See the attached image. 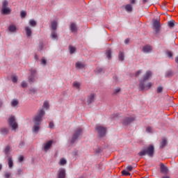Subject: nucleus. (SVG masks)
<instances>
[{
	"label": "nucleus",
	"instance_id": "f257e3e1",
	"mask_svg": "<svg viewBox=\"0 0 178 178\" xmlns=\"http://www.w3.org/2000/svg\"><path fill=\"white\" fill-rule=\"evenodd\" d=\"M45 115V111L43 108L38 110V114L33 118L34 126L33 127V131L35 133H38L40 130V124L42 122V116Z\"/></svg>",
	"mask_w": 178,
	"mask_h": 178
},
{
	"label": "nucleus",
	"instance_id": "f03ea898",
	"mask_svg": "<svg viewBox=\"0 0 178 178\" xmlns=\"http://www.w3.org/2000/svg\"><path fill=\"white\" fill-rule=\"evenodd\" d=\"M151 76H152V72H151V71H147L143 76V79L140 81L139 88L140 90H149V88L152 87V83H151V82H149L147 84L145 83L147 80H148Z\"/></svg>",
	"mask_w": 178,
	"mask_h": 178
},
{
	"label": "nucleus",
	"instance_id": "7ed1b4c3",
	"mask_svg": "<svg viewBox=\"0 0 178 178\" xmlns=\"http://www.w3.org/2000/svg\"><path fill=\"white\" fill-rule=\"evenodd\" d=\"M155 152V147L153 145H149L148 147H145L143 149H142L138 155L139 156H145V155H148V156H154V154Z\"/></svg>",
	"mask_w": 178,
	"mask_h": 178
},
{
	"label": "nucleus",
	"instance_id": "20e7f679",
	"mask_svg": "<svg viewBox=\"0 0 178 178\" xmlns=\"http://www.w3.org/2000/svg\"><path fill=\"white\" fill-rule=\"evenodd\" d=\"M95 131L97 132L99 137H104L106 134V128L101 124H97L95 127Z\"/></svg>",
	"mask_w": 178,
	"mask_h": 178
},
{
	"label": "nucleus",
	"instance_id": "39448f33",
	"mask_svg": "<svg viewBox=\"0 0 178 178\" xmlns=\"http://www.w3.org/2000/svg\"><path fill=\"white\" fill-rule=\"evenodd\" d=\"M9 2L7 0H4L2 2L1 13L2 15H10V8L8 7Z\"/></svg>",
	"mask_w": 178,
	"mask_h": 178
},
{
	"label": "nucleus",
	"instance_id": "423d86ee",
	"mask_svg": "<svg viewBox=\"0 0 178 178\" xmlns=\"http://www.w3.org/2000/svg\"><path fill=\"white\" fill-rule=\"evenodd\" d=\"M31 76H29L28 80L30 83V84H33V83H35V80L38 79L37 77V70L35 69L32 68L30 70Z\"/></svg>",
	"mask_w": 178,
	"mask_h": 178
},
{
	"label": "nucleus",
	"instance_id": "0eeeda50",
	"mask_svg": "<svg viewBox=\"0 0 178 178\" xmlns=\"http://www.w3.org/2000/svg\"><path fill=\"white\" fill-rule=\"evenodd\" d=\"M83 134V129L78 128L74 133L72 136V138L71 140V144H74V143H76V140L80 137Z\"/></svg>",
	"mask_w": 178,
	"mask_h": 178
},
{
	"label": "nucleus",
	"instance_id": "6e6552de",
	"mask_svg": "<svg viewBox=\"0 0 178 178\" xmlns=\"http://www.w3.org/2000/svg\"><path fill=\"white\" fill-rule=\"evenodd\" d=\"M8 124L10 127H12V130H16L17 129V122H16V119L13 116H11L8 119Z\"/></svg>",
	"mask_w": 178,
	"mask_h": 178
},
{
	"label": "nucleus",
	"instance_id": "1a4fd4ad",
	"mask_svg": "<svg viewBox=\"0 0 178 178\" xmlns=\"http://www.w3.org/2000/svg\"><path fill=\"white\" fill-rule=\"evenodd\" d=\"M153 29L156 34L159 33V31H161V22L159 19H154L153 21Z\"/></svg>",
	"mask_w": 178,
	"mask_h": 178
},
{
	"label": "nucleus",
	"instance_id": "9d476101",
	"mask_svg": "<svg viewBox=\"0 0 178 178\" xmlns=\"http://www.w3.org/2000/svg\"><path fill=\"white\" fill-rule=\"evenodd\" d=\"M134 120H136V117L134 116L126 117L122 121V124L124 126H129V124H130V123H133Z\"/></svg>",
	"mask_w": 178,
	"mask_h": 178
},
{
	"label": "nucleus",
	"instance_id": "9b49d317",
	"mask_svg": "<svg viewBox=\"0 0 178 178\" xmlns=\"http://www.w3.org/2000/svg\"><path fill=\"white\" fill-rule=\"evenodd\" d=\"M52 144H54L53 140H49L46 143L43 144V149L45 152L48 151V149H51V147H52Z\"/></svg>",
	"mask_w": 178,
	"mask_h": 178
},
{
	"label": "nucleus",
	"instance_id": "f8f14e48",
	"mask_svg": "<svg viewBox=\"0 0 178 178\" xmlns=\"http://www.w3.org/2000/svg\"><path fill=\"white\" fill-rule=\"evenodd\" d=\"M10 129L6 127H3L0 128V134L6 137V136H8L9 134Z\"/></svg>",
	"mask_w": 178,
	"mask_h": 178
},
{
	"label": "nucleus",
	"instance_id": "ddd939ff",
	"mask_svg": "<svg viewBox=\"0 0 178 178\" xmlns=\"http://www.w3.org/2000/svg\"><path fill=\"white\" fill-rule=\"evenodd\" d=\"M160 170L161 173H164L165 175H168V173L169 172L168 167H166L163 163L160 164Z\"/></svg>",
	"mask_w": 178,
	"mask_h": 178
},
{
	"label": "nucleus",
	"instance_id": "4468645a",
	"mask_svg": "<svg viewBox=\"0 0 178 178\" xmlns=\"http://www.w3.org/2000/svg\"><path fill=\"white\" fill-rule=\"evenodd\" d=\"M66 177V170L61 168L58 170V178H65Z\"/></svg>",
	"mask_w": 178,
	"mask_h": 178
},
{
	"label": "nucleus",
	"instance_id": "2eb2a0df",
	"mask_svg": "<svg viewBox=\"0 0 178 178\" xmlns=\"http://www.w3.org/2000/svg\"><path fill=\"white\" fill-rule=\"evenodd\" d=\"M10 152H12V147L10 145H7L4 150L5 155L6 158L10 156Z\"/></svg>",
	"mask_w": 178,
	"mask_h": 178
},
{
	"label": "nucleus",
	"instance_id": "dca6fc26",
	"mask_svg": "<svg viewBox=\"0 0 178 178\" xmlns=\"http://www.w3.org/2000/svg\"><path fill=\"white\" fill-rule=\"evenodd\" d=\"M152 51V47L149 44L144 46L143 48V52H145V54H148L149 52H151Z\"/></svg>",
	"mask_w": 178,
	"mask_h": 178
},
{
	"label": "nucleus",
	"instance_id": "f3484780",
	"mask_svg": "<svg viewBox=\"0 0 178 178\" xmlns=\"http://www.w3.org/2000/svg\"><path fill=\"white\" fill-rule=\"evenodd\" d=\"M166 144H168V140L166 138H161L160 140V149H162L163 148H165V147H166Z\"/></svg>",
	"mask_w": 178,
	"mask_h": 178
},
{
	"label": "nucleus",
	"instance_id": "a211bd4d",
	"mask_svg": "<svg viewBox=\"0 0 178 178\" xmlns=\"http://www.w3.org/2000/svg\"><path fill=\"white\" fill-rule=\"evenodd\" d=\"M8 31L10 33H16V31H17V28L15 24H10V26H8Z\"/></svg>",
	"mask_w": 178,
	"mask_h": 178
},
{
	"label": "nucleus",
	"instance_id": "6ab92c4d",
	"mask_svg": "<svg viewBox=\"0 0 178 178\" xmlns=\"http://www.w3.org/2000/svg\"><path fill=\"white\" fill-rule=\"evenodd\" d=\"M72 33H77V26L74 22H72L70 26Z\"/></svg>",
	"mask_w": 178,
	"mask_h": 178
},
{
	"label": "nucleus",
	"instance_id": "aec40b11",
	"mask_svg": "<svg viewBox=\"0 0 178 178\" xmlns=\"http://www.w3.org/2000/svg\"><path fill=\"white\" fill-rule=\"evenodd\" d=\"M8 168L12 169V168H13V160L12 159V156L8 157Z\"/></svg>",
	"mask_w": 178,
	"mask_h": 178
},
{
	"label": "nucleus",
	"instance_id": "412c9836",
	"mask_svg": "<svg viewBox=\"0 0 178 178\" xmlns=\"http://www.w3.org/2000/svg\"><path fill=\"white\" fill-rule=\"evenodd\" d=\"M106 55L108 59H112V49H107L106 51Z\"/></svg>",
	"mask_w": 178,
	"mask_h": 178
},
{
	"label": "nucleus",
	"instance_id": "4be33fe9",
	"mask_svg": "<svg viewBox=\"0 0 178 178\" xmlns=\"http://www.w3.org/2000/svg\"><path fill=\"white\" fill-rule=\"evenodd\" d=\"M25 31L27 37H31V34H32L31 28H30L29 26H26Z\"/></svg>",
	"mask_w": 178,
	"mask_h": 178
},
{
	"label": "nucleus",
	"instance_id": "5701e85b",
	"mask_svg": "<svg viewBox=\"0 0 178 178\" xmlns=\"http://www.w3.org/2000/svg\"><path fill=\"white\" fill-rule=\"evenodd\" d=\"M94 98H95V95L91 94L88 97V104L90 105L92 102H94Z\"/></svg>",
	"mask_w": 178,
	"mask_h": 178
},
{
	"label": "nucleus",
	"instance_id": "b1692460",
	"mask_svg": "<svg viewBox=\"0 0 178 178\" xmlns=\"http://www.w3.org/2000/svg\"><path fill=\"white\" fill-rule=\"evenodd\" d=\"M118 59L119 60H120L121 62H123V60H124V53L122 51H120L119 54H118Z\"/></svg>",
	"mask_w": 178,
	"mask_h": 178
},
{
	"label": "nucleus",
	"instance_id": "393cba45",
	"mask_svg": "<svg viewBox=\"0 0 178 178\" xmlns=\"http://www.w3.org/2000/svg\"><path fill=\"white\" fill-rule=\"evenodd\" d=\"M125 10H127V12H133V6H131V4L126 5Z\"/></svg>",
	"mask_w": 178,
	"mask_h": 178
},
{
	"label": "nucleus",
	"instance_id": "a878e982",
	"mask_svg": "<svg viewBox=\"0 0 178 178\" xmlns=\"http://www.w3.org/2000/svg\"><path fill=\"white\" fill-rule=\"evenodd\" d=\"M67 163V161H66L65 158H62L60 159L59 165H60V166H65V165H66Z\"/></svg>",
	"mask_w": 178,
	"mask_h": 178
},
{
	"label": "nucleus",
	"instance_id": "bb28decb",
	"mask_svg": "<svg viewBox=\"0 0 178 178\" xmlns=\"http://www.w3.org/2000/svg\"><path fill=\"white\" fill-rule=\"evenodd\" d=\"M75 66H76V69H83V68H84V64H83L81 62H77L75 64Z\"/></svg>",
	"mask_w": 178,
	"mask_h": 178
},
{
	"label": "nucleus",
	"instance_id": "cd10ccee",
	"mask_svg": "<svg viewBox=\"0 0 178 178\" xmlns=\"http://www.w3.org/2000/svg\"><path fill=\"white\" fill-rule=\"evenodd\" d=\"M95 73H97V74H99L101 73H105V71L104 70V68H101V67H97L95 69Z\"/></svg>",
	"mask_w": 178,
	"mask_h": 178
},
{
	"label": "nucleus",
	"instance_id": "c85d7f7f",
	"mask_svg": "<svg viewBox=\"0 0 178 178\" xmlns=\"http://www.w3.org/2000/svg\"><path fill=\"white\" fill-rule=\"evenodd\" d=\"M17 105H19V100L13 99L11 102V106H13V108H15V106H17Z\"/></svg>",
	"mask_w": 178,
	"mask_h": 178
},
{
	"label": "nucleus",
	"instance_id": "c756f323",
	"mask_svg": "<svg viewBox=\"0 0 178 178\" xmlns=\"http://www.w3.org/2000/svg\"><path fill=\"white\" fill-rule=\"evenodd\" d=\"M29 25L31 27H35V26H37V22H35V20H34V19H30Z\"/></svg>",
	"mask_w": 178,
	"mask_h": 178
},
{
	"label": "nucleus",
	"instance_id": "7c9ffc66",
	"mask_svg": "<svg viewBox=\"0 0 178 178\" xmlns=\"http://www.w3.org/2000/svg\"><path fill=\"white\" fill-rule=\"evenodd\" d=\"M51 38H53V40H58V33H56V31H53L51 32Z\"/></svg>",
	"mask_w": 178,
	"mask_h": 178
},
{
	"label": "nucleus",
	"instance_id": "2f4dec72",
	"mask_svg": "<svg viewBox=\"0 0 178 178\" xmlns=\"http://www.w3.org/2000/svg\"><path fill=\"white\" fill-rule=\"evenodd\" d=\"M57 26H58V24L56 23V21H53L51 22V29L52 30H56Z\"/></svg>",
	"mask_w": 178,
	"mask_h": 178
},
{
	"label": "nucleus",
	"instance_id": "473e14b6",
	"mask_svg": "<svg viewBox=\"0 0 178 178\" xmlns=\"http://www.w3.org/2000/svg\"><path fill=\"white\" fill-rule=\"evenodd\" d=\"M122 176H131V174L130 172L126 171V170H124L122 171Z\"/></svg>",
	"mask_w": 178,
	"mask_h": 178
},
{
	"label": "nucleus",
	"instance_id": "72a5a7b5",
	"mask_svg": "<svg viewBox=\"0 0 178 178\" xmlns=\"http://www.w3.org/2000/svg\"><path fill=\"white\" fill-rule=\"evenodd\" d=\"M73 87H74L75 88H80V83L77 82V81H74L72 84Z\"/></svg>",
	"mask_w": 178,
	"mask_h": 178
},
{
	"label": "nucleus",
	"instance_id": "f704fd0d",
	"mask_svg": "<svg viewBox=\"0 0 178 178\" xmlns=\"http://www.w3.org/2000/svg\"><path fill=\"white\" fill-rule=\"evenodd\" d=\"M70 52L71 54H74V52H76V48L73 47L72 46H70Z\"/></svg>",
	"mask_w": 178,
	"mask_h": 178
},
{
	"label": "nucleus",
	"instance_id": "c9c22d12",
	"mask_svg": "<svg viewBox=\"0 0 178 178\" xmlns=\"http://www.w3.org/2000/svg\"><path fill=\"white\" fill-rule=\"evenodd\" d=\"M43 48H44V43L42 42H40L39 46H38V51H42Z\"/></svg>",
	"mask_w": 178,
	"mask_h": 178
},
{
	"label": "nucleus",
	"instance_id": "e433bc0d",
	"mask_svg": "<svg viewBox=\"0 0 178 178\" xmlns=\"http://www.w3.org/2000/svg\"><path fill=\"white\" fill-rule=\"evenodd\" d=\"M163 91V88L162 86H159L157 88V90H156L157 94H161V92H162Z\"/></svg>",
	"mask_w": 178,
	"mask_h": 178
},
{
	"label": "nucleus",
	"instance_id": "4c0bfd02",
	"mask_svg": "<svg viewBox=\"0 0 178 178\" xmlns=\"http://www.w3.org/2000/svg\"><path fill=\"white\" fill-rule=\"evenodd\" d=\"M17 175L18 176H20V175H23V169L19 168V169L17 170Z\"/></svg>",
	"mask_w": 178,
	"mask_h": 178
},
{
	"label": "nucleus",
	"instance_id": "58836bf2",
	"mask_svg": "<svg viewBox=\"0 0 178 178\" xmlns=\"http://www.w3.org/2000/svg\"><path fill=\"white\" fill-rule=\"evenodd\" d=\"M168 26L170 29H172V27H175V21H170L168 22Z\"/></svg>",
	"mask_w": 178,
	"mask_h": 178
},
{
	"label": "nucleus",
	"instance_id": "ea45409f",
	"mask_svg": "<svg viewBox=\"0 0 178 178\" xmlns=\"http://www.w3.org/2000/svg\"><path fill=\"white\" fill-rule=\"evenodd\" d=\"M44 108L48 109L49 108V103L48 102H44L43 104Z\"/></svg>",
	"mask_w": 178,
	"mask_h": 178
},
{
	"label": "nucleus",
	"instance_id": "a19ab883",
	"mask_svg": "<svg viewBox=\"0 0 178 178\" xmlns=\"http://www.w3.org/2000/svg\"><path fill=\"white\" fill-rule=\"evenodd\" d=\"M20 15L21 17L24 18L27 16V13H26V11H22Z\"/></svg>",
	"mask_w": 178,
	"mask_h": 178
},
{
	"label": "nucleus",
	"instance_id": "79ce46f5",
	"mask_svg": "<svg viewBox=\"0 0 178 178\" xmlns=\"http://www.w3.org/2000/svg\"><path fill=\"white\" fill-rule=\"evenodd\" d=\"M166 76H167V77H172V76H173V72L172 71H168L166 73Z\"/></svg>",
	"mask_w": 178,
	"mask_h": 178
},
{
	"label": "nucleus",
	"instance_id": "37998d69",
	"mask_svg": "<svg viewBox=\"0 0 178 178\" xmlns=\"http://www.w3.org/2000/svg\"><path fill=\"white\" fill-rule=\"evenodd\" d=\"M49 129H54L55 127V124H54V122H50L49 124Z\"/></svg>",
	"mask_w": 178,
	"mask_h": 178
},
{
	"label": "nucleus",
	"instance_id": "c03bdc74",
	"mask_svg": "<svg viewBox=\"0 0 178 178\" xmlns=\"http://www.w3.org/2000/svg\"><path fill=\"white\" fill-rule=\"evenodd\" d=\"M118 92H120V88L115 89L113 94H114V95H116V94H118Z\"/></svg>",
	"mask_w": 178,
	"mask_h": 178
},
{
	"label": "nucleus",
	"instance_id": "a18cd8bd",
	"mask_svg": "<svg viewBox=\"0 0 178 178\" xmlns=\"http://www.w3.org/2000/svg\"><path fill=\"white\" fill-rule=\"evenodd\" d=\"M41 65H47V60H45L44 58H42L41 59Z\"/></svg>",
	"mask_w": 178,
	"mask_h": 178
},
{
	"label": "nucleus",
	"instance_id": "49530a36",
	"mask_svg": "<svg viewBox=\"0 0 178 178\" xmlns=\"http://www.w3.org/2000/svg\"><path fill=\"white\" fill-rule=\"evenodd\" d=\"M141 73H142V71H141V70H138V71H136V73H135V77H138V76H139L140 74H141Z\"/></svg>",
	"mask_w": 178,
	"mask_h": 178
},
{
	"label": "nucleus",
	"instance_id": "de8ad7c7",
	"mask_svg": "<svg viewBox=\"0 0 178 178\" xmlns=\"http://www.w3.org/2000/svg\"><path fill=\"white\" fill-rule=\"evenodd\" d=\"M12 81H13V83H17V76H14L12 78Z\"/></svg>",
	"mask_w": 178,
	"mask_h": 178
},
{
	"label": "nucleus",
	"instance_id": "09e8293b",
	"mask_svg": "<svg viewBox=\"0 0 178 178\" xmlns=\"http://www.w3.org/2000/svg\"><path fill=\"white\" fill-rule=\"evenodd\" d=\"M21 86H22V87L23 88H26V87H27V82H26V81H22Z\"/></svg>",
	"mask_w": 178,
	"mask_h": 178
},
{
	"label": "nucleus",
	"instance_id": "8fccbe9b",
	"mask_svg": "<svg viewBox=\"0 0 178 178\" xmlns=\"http://www.w3.org/2000/svg\"><path fill=\"white\" fill-rule=\"evenodd\" d=\"M146 131H147V133H152V128H151V127H147L146 128Z\"/></svg>",
	"mask_w": 178,
	"mask_h": 178
},
{
	"label": "nucleus",
	"instance_id": "3c124183",
	"mask_svg": "<svg viewBox=\"0 0 178 178\" xmlns=\"http://www.w3.org/2000/svg\"><path fill=\"white\" fill-rule=\"evenodd\" d=\"M30 92H31V94H35L37 92V89L35 88L30 89Z\"/></svg>",
	"mask_w": 178,
	"mask_h": 178
},
{
	"label": "nucleus",
	"instance_id": "603ef678",
	"mask_svg": "<svg viewBox=\"0 0 178 178\" xmlns=\"http://www.w3.org/2000/svg\"><path fill=\"white\" fill-rule=\"evenodd\" d=\"M127 170L129 171V172H131V170H133V166L131 165H129L127 167Z\"/></svg>",
	"mask_w": 178,
	"mask_h": 178
},
{
	"label": "nucleus",
	"instance_id": "864d4df0",
	"mask_svg": "<svg viewBox=\"0 0 178 178\" xmlns=\"http://www.w3.org/2000/svg\"><path fill=\"white\" fill-rule=\"evenodd\" d=\"M167 55L168 58H172V56H173V54L171 51L167 52Z\"/></svg>",
	"mask_w": 178,
	"mask_h": 178
},
{
	"label": "nucleus",
	"instance_id": "5fc2aeb1",
	"mask_svg": "<svg viewBox=\"0 0 178 178\" xmlns=\"http://www.w3.org/2000/svg\"><path fill=\"white\" fill-rule=\"evenodd\" d=\"M24 161V157L23 156H20L19 158V162H23Z\"/></svg>",
	"mask_w": 178,
	"mask_h": 178
},
{
	"label": "nucleus",
	"instance_id": "6e6d98bb",
	"mask_svg": "<svg viewBox=\"0 0 178 178\" xmlns=\"http://www.w3.org/2000/svg\"><path fill=\"white\" fill-rule=\"evenodd\" d=\"M5 177H6V178H9V177H10V173L6 172V173L5 174Z\"/></svg>",
	"mask_w": 178,
	"mask_h": 178
},
{
	"label": "nucleus",
	"instance_id": "4d7b16f0",
	"mask_svg": "<svg viewBox=\"0 0 178 178\" xmlns=\"http://www.w3.org/2000/svg\"><path fill=\"white\" fill-rule=\"evenodd\" d=\"M130 42V39H126L125 40H124V44H129Z\"/></svg>",
	"mask_w": 178,
	"mask_h": 178
},
{
	"label": "nucleus",
	"instance_id": "13d9d810",
	"mask_svg": "<svg viewBox=\"0 0 178 178\" xmlns=\"http://www.w3.org/2000/svg\"><path fill=\"white\" fill-rule=\"evenodd\" d=\"M24 145V142L22 141L20 142L19 147H23Z\"/></svg>",
	"mask_w": 178,
	"mask_h": 178
},
{
	"label": "nucleus",
	"instance_id": "bf43d9fd",
	"mask_svg": "<svg viewBox=\"0 0 178 178\" xmlns=\"http://www.w3.org/2000/svg\"><path fill=\"white\" fill-rule=\"evenodd\" d=\"M35 60H38V56L37 54L35 55Z\"/></svg>",
	"mask_w": 178,
	"mask_h": 178
},
{
	"label": "nucleus",
	"instance_id": "052dcab7",
	"mask_svg": "<svg viewBox=\"0 0 178 178\" xmlns=\"http://www.w3.org/2000/svg\"><path fill=\"white\" fill-rule=\"evenodd\" d=\"M99 152H101V149H98L97 150H96L97 154H99Z\"/></svg>",
	"mask_w": 178,
	"mask_h": 178
},
{
	"label": "nucleus",
	"instance_id": "680f3d73",
	"mask_svg": "<svg viewBox=\"0 0 178 178\" xmlns=\"http://www.w3.org/2000/svg\"><path fill=\"white\" fill-rule=\"evenodd\" d=\"M113 79H114V80L115 81H118V76H113Z\"/></svg>",
	"mask_w": 178,
	"mask_h": 178
},
{
	"label": "nucleus",
	"instance_id": "e2e57ef3",
	"mask_svg": "<svg viewBox=\"0 0 178 178\" xmlns=\"http://www.w3.org/2000/svg\"><path fill=\"white\" fill-rule=\"evenodd\" d=\"M175 62L178 64V56L175 58Z\"/></svg>",
	"mask_w": 178,
	"mask_h": 178
},
{
	"label": "nucleus",
	"instance_id": "0e129e2a",
	"mask_svg": "<svg viewBox=\"0 0 178 178\" xmlns=\"http://www.w3.org/2000/svg\"><path fill=\"white\" fill-rule=\"evenodd\" d=\"M131 3H136V0H131Z\"/></svg>",
	"mask_w": 178,
	"mask_h": 178
},
{
	"label": "nucleus",
	"instance_id": "69168bd1",
	"mask_svg": "<svg viewBox=\"0 0 178 178\" xmlns=\"http://www.w3.org/2000/svg\"><path fill=\"white\" fill-rule=\"evenodd\" d=\"M143 3H147L148 2V0H143Z\"/></svg>",
	"mask_w": 178,
	"mask_h": 178
},
{
	"label": "nucleus",
	"instance_id": "338daca9",
	"mask_svg": "<svg viewBox=\"0 0 178 178\" xmlns=\"http://www.w3.org/2000/svg\"><path fill=\"white\" fill-rule=\"evenodd\" d=\"M162 178H170V177L166 175V176L163 177Z\"/></svg>",
	"mask_w": 178,
	"mask_h": 178
},
{
	"label": "nucleus",
	"instance_id": "774afa93",
	"mask_svg": "<svg viewBox=\"0 0 178 178\" xmlns=\"http://www.w3.org/2000/svg\"><path fill=\"white\" fill-rule=\"evenodd\" d=\"M0 170H2V165L0 164Z\"/></svg>",
	"mask_w": 178,
	"mask_h": 178
}]
</instances>
